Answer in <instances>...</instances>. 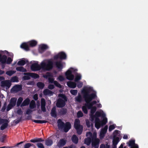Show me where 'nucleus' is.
Here are the masks:
<instances>
[{"label":"nucleus","instance_id":"1","mask_svg":"<svg viewBox=\"0 0 148 148\" xmlns=\"http://www.w3.org/2000/svg\"><path fill=\"white\" fill-rule=\"evenodd\" d=\"M90 88H83L82 91L83 94V97L86 103L85 105L88 109L93 107V106L97 103V101L95 100L91 101L92 100L95 99L97 97L96 93H92L90 94Z\"/></svg>","mask_w":148,"mask_h":148},{"label":"nucleus","instance_id":"2","mask_svg":"<svg viewBox=\"0 0 148 148\" xmlns=\"http://www.w3.org/2000/svg\"><path fill=\"white\" fill-rule=\"evenodd\" d=\"M57 123L59 129H63L65 132H67L71 127V124L69 122H67L64 123L60 119L58 120Z\"/></svg>","mask_w":148,"mask_h":148},{"label":"nucleus","instance_id":"3","mask_svg":"<svg viewBox=\"0 0 148 148\" xmlns=\"http://www.w3.org/2000/svg\"><path fill=\"white\" fill-rule=\"evenodd\" d=\"M42 69L45 70L49 71L53 67V62L50 60H47L46 62H42L41 63Z\"/></svg>","mask_w":148,"mask_h":148},{"label":"nucleus","instance_id":"4","mask_svg":"<svg viewBox=\"0 0 148 148\" xmlns=\"http://www.w3.org/2000/svg\"><path fill=\"white\" fill-rule=\"evenodd\" d=\"M74 127L77 131V133L80 135L82 133L83 127L82 125H80V121L79 119H75L74 123Z\"/></svg>","mask_w":148,"mask_h":148},{"label":"nucleus","instance_id":"5","mask_svg":"<svg viewBox=\"0 0 148 148\" xmlns=\"http://www.w3.org/2000/svg\"><path fill=\"white\" fill-rule=\"evenodd\" d=\"M77 71V69H75L73 68H71L65 73V75L67 79L69 80H73L74 78V76L72 74V73L73 72H75Z\"/></svg>","mask_w":148,"mask_h":148},{"label":"nucleus","instance_id":"6","mask_svg":"<svg viewBox=\"0 0 148 148\" xmlns=\"http://www.w3.org/2000/svg\"><path fill=\"white\" fill-rule=\"evenodd\" d=\"M54 59L55 60L60 58L61 60L66 59V53L63 52L59 53L58 54L54 56Z\"/></svg>","mask_w":148,"mask_h":148},{"label":"nucleus","instance_id":"7","mask_svg":"<svg viewBox=\"0 0 148 148\" xmlns=\"http://www.w3.org/2000/svg\"><path fill=\"white\" fill-rule=\"evenodd\" d=\"M3 123L0 127L1 130H3L6 128L8 125V121L6 119H2L0 118V124Z\"/></svg>","mask_w":148,"mask_h":148},{"label":"nucleus","instance_id":"8","mask_svg":"<svg viewBox=\"0 0 148 148\" xmlns=\"http://www.w3.org/2000/svg\"><path fill=\"white\" fill-rule=\"evenodd\" d=\"M66 101L63 100L61 98H58L56 103V106L58 108H63L65 106Z\"/></svg>","mask_w":148,"mask_h":148},{"label":"nucleus","instance_id":"9","mask_svg":"<svg viewBox=\"0 0 148 148\" xmlns=\"http://www.w3.org/2000/svg\"><path fill=\"white\" fill-rule=\"evenodd\" d=\"M12 84L11 82L9 80H5L1 81V86L2 87H6L7 89L9 88Z\"/></svg>","mask_w":148,"mask_h":148},{"label":"nucleus","instance_id":"10","mask_svg":"<svg viewBox=\"0 0 148 148\" xmlns=\"http://www.w3.org/2000/svg\"><path fill=\"white\" fill-rule=\"evenodd\" d=\"M42 69L41 66L38 64V63H35L32 64L31 66V69L33 71H36L40 70Z\"/></svg>","mask_w":148,"mask_h":148},{"label":"nucleus","instance_id":"11","mask_svg":"<svg viewBox=\"0 0 148 148\" xmlns=\"http://www.w3.org/2000/svg\"><path fill=\"white\" fill-rule=\"evenodd\" d=\"M46 102L44 98H42L41 99V108L42 111L44 112L46 111L45 108Z\"/></svg>","mask_w":148,"mask_h":148},{"label":"nucleus","instance_id":"12","mask_svg":"<svg viewBox=\"0 0 148 148\" xmlns=\"http://www.w3.org/2000/svg\"><path fill=\"white\" fill-rule=\"evenodd\" d=\"M24 74L25 75H29L34 79H37L39 77V75L38 74L35 73H24Z\"/></svg>","mask_w":148,"mask_h":148},{"label":"nucleus","instance_id":"13","mask_svg":"<svg viewBox=\"0 0 148 148\" xmlns=\"http://www.w3.org/2000/svg\"><path fill=\"white\" fill-rule=\"evenodd\" d=\"M22 89V86L21 85H16L14 86L12 88V90L14 92H18Z\"/></svg>","mask_w":148,"mask_h":148},{"label":"nucleus","instance_id":"14","mask_svg":"<svg viewBox=\"0 0 148 148\" xmlns=\"http://www.w3.org/2000/svg\"><path fill=\"white\" fill-rule=\"evenodd\" d=\"M7 56L5 55L2 56L0 54V62L2 64H5L6 62Z\"/></svg>","mask_w":148,"mask_h":148},{"label":"nucleus","instance_id":"15","mask_svg":"<svg viewBox=\"0 0 148 148\" xmlns=\"http://www.w3.org/2000/svg\"><path fill=\"white\" fill-rule=\"evenodd\" d=\"M43 94L45 95L52 96L53 94L52 91L47 89H45L44 90L43 92Z\"/></svg>","mask_w":148,"mask_h":148},{"label":"nucleus","instance_id":"16","mask_svg":"<svg viewBox=\"0 0 148 148\" xmlns=\"http://www.w3.org/2000/svg\"><path fill=\"white\" fill-rule=\"evenodd\" d=\"M66 143V140L63 139H61L60 140L58 144V145L59 147H62L65 145Z\"/></svg>","mask_w":148,"mask_h":148},{"label":"nucleus","instance_id":"17","mask_svg":"<svg viewBox=\"0 0 148 148\" xmlns=\"http://www.w3.org/2000/svg\"><path fill=\"white\" fill-rule=\"evenodd\" d=\"M100 142L99 139L92 140V147L99 146Z\"/></svg>","mask_w":148,"mask_h":148},{"label":"nucleus","instance_id":"18","mask_svg":"<svg viewBox=\"0 0 148 148\" xmlns=\"http://www.w3.org/2000/svg\"><path fill=\"white\" fill-rule=\"evenodd\" d=\"M56 67L59 69H61L63 68V64L61 61H58L55 62Z\"/></svg>","mask_w":148,"mask_h":148},{"label":"nucleus","instance_id":"19","mask_svg":"<svg viewBox=\"0 0 148 148\" xmlns=\"http://www.w3.org/2000/svg\"><path fill=\"white\" fill-rule=\"evenodd\" d=\"M95 117L99 118V117L101 116L102 118H104L105 117L106 114L103 112H101L99 111H97L95 113Z\"/></svg>","mask_w":148,"mask_h":148},{"label":"nucleus","instance_id":"20","mask_svg":"<svg viewBox=\"0 0 148 148\" xmlns=\"http://www.w3.org/2000/svg\"><path fill=\"white\" fill-rule=\"evenodd\" d=\"M67 85L69 87L72 88H74L76 86V84L75 82L71 81L67 82Z\"/></svg>","mask_w":148,"mask_h":148},{"label":"nucleus","instance_id":"21","mask_svg":"<svg viewBox=\"0 0 148 148\" xmlns=\"http://www.w3.org/2000/svg\"><path fill=\"white\" fill-rule=\"evenodd\" d=\"M30 100L28 98H26L23 102L21 105V107L27 106L29 105L30 103Z\"/></svg>","mask_w":148,"mask_h":148},{"label":"nucleus","instance_id":"22","mask_svg":"<svg viewBox=\"0 0 148 148\" xmlns=\"http://www.w3.org/2000/svg\"><path fill=\"white\" fill-rule=\"evenodd\" d=\"M44 141V140L41 138H36L30 140V142L34 143L42 142Z\"/></svg>","mask_w":148,"mask_h":148},{"label":"nucleus","instance_id":"23","mask_svg":"<svg viewBox=\"0 0 148 148\" xmlns=\"http://www.w3.org/2000/svg\"><path fill=\"white\" fill-rule=\"evenodd\" d=\"M21 47L26 51H28L29 50V47L26 43H23L21 45Z\"/></svg>","mask_w":148,"mask_h":148},{"label":"nucleus","instance_id":"24","mask_svg":"<svg viewBox=\"0 0 148 148\" xmlns=\"http://www.w3.org/2000/svg\"><path fill=\"white\" fill-rule=\"evenodd\" d=\"M28 62V61L27 60L26 61L25 59H23L18 61L17 63V64L19 66H23Z\"/></svg>","mask_w":148,"mask_h":148},{"label":"nucleus","instance_id":"25","mask_svg":"<svg viewBox=\"0 0 148 148\" xmlns=\"http://www.w3.org/2000/svg\"><path fill=\"white\" fill-rule=\"evenodd\" d=\"M51 114L52 116L54 118H56L57 116V114L56 112V108L55 107H53L52 109Z\"/></svg>","mask_w":148,"mask_h":148},{"label":"nucleus","instance_id":"26","mask_svg":"<svg viewBox=\"0 0 148 148\" xmlns=\"http://www.w3.org/2000/svg\"><path fill=\"white\" fill-rule=\"evenodd\" d=\"M91 142L92 143V140L90 137H88L84 139V143L88 146L89 145Z\"/></svg>","mask_w":148,"mask_h":148},{"label":"nucleus","instance_id":"27","mask_svg":"<svg viewBox=\"0 0 148 148\" xmlns=\"http://www.w3.org/2000/svg\"><path fill=\"white\" fill-rule=\"evenodd\" d=\"M71 140L73 142L77 144L78 142V138L75 135H73L71 138Z\"/></svg>","mask_w":148,"mask_h":148},{"label":"nucleus","instance_id":"28","mask_svg":"<svg viewBox=\"0 0 148 148\" xmlns=\"http://www.w3.org/2000/svg\"><path fill=\"white\" fill-rule=\"evenodd\" d=\"M119 138L118 137H116V138L113 137L112 141L113 146H116V145L119 141Z\"/></svg>","mask_w":148,"mask_h":148},{"label":"nucleus","instance_id":"29","mask_svg":"<svg viewBox=\"0 0 148 148\" xmlns=\"http://www.w3.org/2000/svg\"><path fill=\"white\" fill-rule=\"evenodd\" d=\"M16 100L17 99L16 98H12L10 99V103L14 106L16 104Z\"/></svg>","mask_w":148,"mask_h":148},{"label":"nucleus","instance_id":"30","mask_svg":"<svg viewBox=\"0 0 148 148\" xmlns=\"http://www.w3.org/2000/svg\"><path fill=\"white\" fill-rule=\"evenodd\" d=\"M16 69L17 71L22 72H26L27 71L26 69L22 66L17 67L16 68Z\"/></svg>","mask_w":148,"mask_h":148},{"label":"nucleus","instance_id":"31","mask_svg":"<svg viewBox=\"0 0 148 148\" xmlns=\"http://www.w3.org/2000/svg\"><path fill=\"white\" fill-rule=\"evenodd\" d=\"M37 86L40 89H43L45 86L44 84L42 82H39L37 83Z\"/></svg>","mask_w":148,"mask_h":148},{"label":"nucleus","instance_id":"32","mask_svg":"<svg viewBox=\"0 0 148 148\" xmlns=\"http://www.w3.org/2000/svg\"><path fill=\"white\" fill-rule=\"evenodd\" d=\"M45 144L47 146H51L53 143L52 140L50 139H47L45 140Z\"/></svg>","mask_w":148,"mask_h":148},{"label":"nucleus","instance_id":"33","mask_svg":"<svg viewBox=\"0 0 148 148\" xmlns=\"http://www.w3.org/2000/svg\"><path fill=\"white\" fill-rule=\"evenodd\" d=\"M37 42L35 40H32L29 42V45L31 47H34L37 44Z\"/></svg>","mask_w":148,"mask_h":148},{"label":"nucleus","instance_id":"34","mask_svg":"<svg viewBox=\"0 0 148 148\" xmlns=\"http://www.w3.org/2000/svg\"><path fill=\"white\" fill-rule=\"evenodd\" d=\"M75 100L76 101L80 103L82 101V97L81 95L80 94H78V96L75 97Z\"/></svg>","mask_w":148,"mask_h":148},{"label":"nucleus","instance_id":"35","mask_svg":"<svg viewBox=\"0 0 148 148\" xmlns=\"http://www.w3.org/2000/svg\"><path fill=\"white\" fill-rule=\"evenodd\" d=\"M36 107L35 102L32 100L31 102L29 105V107L31 109H33L35 108Z\"/></svg>","mask_w":148,"mask_h":148},{"label":"nucleus","instance_id":"36","mask_svg":"<svg viewBox=\"0 0 148 148\" xmlns=\"http://www.w3.org/2000/svg\"><path fill=\"white\" fill-rule=\"evenodd\" d=\"M135 144V140H130L129 142L127 143L128 145L131 147H132L133 145H134Z\"/></svg>","mask_w":148,"mask_h":148},{"label":"nucleus","instance_id":"37","mask_svg":"<svg viewBox=\"0 0 148 148\" xmlns=\"http://www.w3.org/2000/svg\"><path fill=\"white\" fill-rule=\"evenodd\" d=\"M33 122L37 123H46L48 121L46 120H34Z\"/></svg>","mask_w":148,"mask_h":148},{"label":"nucleus","instance_id":"38","mask_svg":"<svg viewBox=\"0 0 148 148\" xmlns=\"http://www.w3.org/2000/svg\"><path fill=\"white\" fill-rule=\"evenodd\" d=\"M67 110L66 108H62L60 110L59 113L62 115L65 114L67 112Z\"/></svg>","mask_w":148,"mask_h":148},{"label":"nucleus","instance_id":"39","mask_svg":"<svg viewBox=\"0 0 148 148\" xmlns=\"http://www.w3.org/2000/svg\"><path fill=\"white\" fill-rule=\"evenodd\" d=\"M16 72V71H13V70H11V71H7L6 72V74L8 75L9 76H11L13 74L15 73Z\"/></svg>","mask_w":148,"mask_h":148},{"label":"nucleus","instance_id":"40","mask_svg":"<svg viewBox=\"0 0 148 148\" xmlns=\"http://www.w3.org/2000/svg\"><path fill=\"white\" fill-rule=\"evenodd\" d=\"M23 99L22 97H21L18 98L16 103V105L17 107H18L20 106L23 101Z\"/></svg>","mask_w":148,"mask_h":148},{"label":"nucleus","instance_id":"41","mask_svg":"<svg viewBox=\"0 0 148 148\" xmlns=\"http://www.w3.org/2000/svg\"><path fill=\"white\" fill-rule=\"evenodd\" d=\"M103 118V119L102 121H101V126H103L104 125H105L107 123L108 121L106 117Z\"/></svg>","mask_w":148,"mask_h":148},{"label":"nucleus","instance_id":"42","mask_svg":"<svg viewBox=\"0 0 148 148\" xmlns=\"http://www.w3.org/2000/svg\"><path fill=\"white\" fill-rule=\"evenodd\" d=\"M58 96L59 97H61L63 99V100L65 101H67V99L66 96L63 94H60Z\"/></svg>","mask_w":148,"mask_h":148},{"label":"nucleus","instance_id":"43","mask_svg":"<svg viewBox=\"0 0 148 148\" xmlns=\"http://www.w3.org/2000/svg\"><path fill=\"white\" fill-rule=\"evenodd\" d=\"M81 78V75L79 74H78L76 75L75 81V82H78L79 80H80Z\"/></svg>","mask_w":148,"mask_h":148},{"label":"nucleus","instance_id":"44","mask_svg":"<svg viewBox=\"0 0 148 148\" xmlns=\"http://www.w3.org/2000/svg\"><path fill=\"white\" fill-rule=\"evenodd\" d=\"M11 80L13 82H18V78L16 76H14L11 78Z\"/></svg>","mask_w":148,"mask_h":148},{"label":"nucleus","instance_id":"45","mask_svg":"<svg viewBox=\"0 0 148 148\" xmlns=\"http://www.w3.org/2000/svg\"><path fill=\"white\" fill-rule=\"evenodd\" d=\"M87 109V107L85 105L82 107V111L85 114H87L88 113Z\"/></svg>","mask_w":148,"mask_h":148},{"label":"nucleus","instance_id":"46","mask_svg":"<svg viewBox=\"0 0 148 148\" xmlns=\"http://www.w3.org/2000/svg\"><path fill=\"white\" fill-rule=\"evenodd\" d=\"M90 109L91 114H93L96 110L97 108L96 106H94L93 107L90 108Z\"/></svg>","mask_w":148,"mask_h":148},{"label":"nucleus","instance_id":"47","mask_svg":"<svg viewBox=\"0 0 148 148\" xmlns=\"http://www.w3.org/2000/svg\"><path fill=\"white\" fill-rule=\"evenodd\" d=\"M110 145L108 144H106V145L102 144L100 145V148H110Z\"/></svg>","mask_w":148,"mask_h":148},{"label":"nucleus","instance_id":"48","mask_svg":"<svg viewBox=\"0 0 148 148\" xmlns=\"http://www.w3.org/2000/svg\"><path fill=\"white\" fill-rule=\"evenodd\" d=\"M107 131L103 130V129H102L100 133V135L101 136L103 137L105 134L106 133Z\"/></svg>","mask_w":148,"mask_h":148},{"label":"nucleus","instance_id":"49","mask_svg":"<svg viewBox=\"0 0 148 148\" xmlns=\"http://www.w3.org/2000/svg\"><path fill=\"white\" fill-rule=\"evenodd\" d=\"M70 93L73 95L75 96L77 93V90H71L70 91Z\"/></svg>","mask_w":148,"mask_h":148},{"label":"nucleus","instance_id":"50","mask_svg":"<svg viewBox=\"0 0 148 148\" xmlns=\"http://www.w3.org/2000/svg\"><path fill=\"white\" fill-rule=\"evenodd\" d=\"M54 84L55 85L58 87L60 88H62V86L57 81H54Z\"/></svg>","mask_w":148,"mask_h":148},{"label":"nucleus","instance_id":"51","mask_svg":"<svg viewBox=\"0 0 148 148\" xmlns=\"http://www.w3.org/2000/svg\"><path fill=\"white\" fill-rule=\"evenodd\" d=\"M77 116L78 118H80L82 117L83 116V114L81 111H79L77 112Z\"/></svg>","mask_w":148,"mask_h":148},{"label":"nucleus","instance_id":"52","mask_svg":"<svg viewBox=\"0 0 148 148\" xmlns=\"http://www.w3.org/2000/svg\"><path fill=\"white\" fill-rule=\"evenodd\" d=\"M40 48L41 50L43 51L47 49L48 48V47L46 45L43 44L41 46Z\"/></svg>","mask_w":148,"mask_h":148},{"label":"nucleus","instance_id":"53","mask_svg":"<svg viewBox=\"0 0 148 148\" xmlns=\"http://www.w3.org/2000/svg\"><path fill=\"white\" fill-rule=\"evenodd\" d=\"M51 76V75L49 73H47L46 75H43V77L46 79H48Z\"/></svg>","mask_w":148,"mask_h":148},{"label":"nucleus","instance_id":"54","mask_svg":"<svg viewBox=\"0 0 148 148\" xmlns=\"http://www.w3.org/2000/svg\"><path fill=\"white\" fill-rule=\"evenodd\" d=\"M90 138L92 140H95L96 139H99V138H97V134L95 133H94L93 135L92 134V136Z\"/></svg>","mask_w":148,"mask_h":148},{"label":"nucleus","instance_id":"55","mask_svg":"<svg viewBox=\"0 0 148 148\" xmlns=\"http://www.w3.org/2000/svg\"><path fill=\"white\" fill-rule=\"evenodd\" d=\"M36 145L39 148H45L44 145L41 143H37Z\"/></svg>","mask_w":148,"mask_h":148},{"label":"nucleus","instance_id":"56","mask_svg":"<svg viewBox=\"0 0 148 148\" xmlns=\"http://www.w3.org/2000/svg\"><path fill=\"white\" fill-rule=\"evenodd\" d=\"M13 60L10 57H8L6 60V63L8 64H10L12 61Z\"/></svg>","mask_w":148,"mask_h":148},{"label":"nucleus","instance_id":"57","mask_svg":"<svg viewBox=\"0 0 148 148\" xmlns=\"http://www.w3.org/2000/svg\"><path fill=\"white\" fill-rule=\"evenodd\" d=\"M34 145L30 143H27L24 145V148H29L31 146Z\"/></svg>","mask_w":148,"mask_h":148},{"label":"nucleus","instance_id":"58","mask_svg":"<svg viewBox=\"0 0 148 148\" xmlns=\"http://www.w3.org/2000/svg\"><path fill=\"white\" fill-rule=\"evenodd\" d=\"M120 131L118 130H115L113 132V135L114 138H116V136H117V135L119 134Z\"/></svg>","mask_w":148,"mask_h":148},{"label":"nucleus","instance_id":"59","mask_svg":"<svg viewBox=\"0 0 148 148\" xmlns=\"http://www.w3.org/2000/svg\"><path fill=\"white\" fill-rule=\"evenodd\" d=\"M115 128V125L114 124L111 125L109 126V131H111L113 130H114Z\"/></svg>","mask_w":148,"mask_h":148},{"label":"nucleus","instance_id":"60","mask_svg":"<svg viewBox=\"0 0 148 148\" xmlns=\"http://www.w3.org/2000/svg\"><path fill=\"white\" fill-rule=\"evenodd\" d=\"M30 76H29V75H25L23 77V79L24 80H28L30 79Z\"/></svg>","mask_w":148,"mask_h":148},{"label":"nucleus","instance_id":"61","mask_svg":"<svg viewBox=\"0 0 148 148\" xmlns=\"http://www.w3.org/2000/svg\"><path fill=\"white\" fill-rule=\"evenodd\" d=\"M95 127L97 129H99L101 126V123H95Z\"/></svg>","mask_w":148,"mask_h":148},{"label":"nucleus","instance_id":"62","mask_svg":"<svg viewBox=\"0 0 148 148\" xmlns=\"http://www.w3.org/2000/svg\"><path fill=\"white\" fill-rule=\"evenodd\" d=\"M14 106L9 103L8 106L7 108V110L8 111L11 109Z\"/></svg>","mask_w":148,"mask_h":148},{"label":"nucleus","instance_id":"63","mask_svg":"<svg viewBox=\"0 0 148 148\" xmlns=\"http://www.w3.org/2000/svg\"><path fill=\"white\" fill-rule=\"evenodd\" d=\"M48 81L49 83H54V79L53 78L49 77L48 78Z\"/></svg>","mask_w":148,"mask_h":148},{"label":"nucleus","instance_id":"64","mask_svg":"<svg viewBox=\"0 0 148 148\" xmlns=\"http://www.w3.org/2000/svg\"><path fill=\"white\" fill-rule=\"evenodd\" d=\"M17 113L19 115H21L23 114V112L22 111L21 109L20 108L18 109L17 111Z\"/></svg>","mask_w":148,"mask_h":148}]
</instances>
